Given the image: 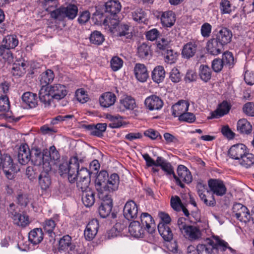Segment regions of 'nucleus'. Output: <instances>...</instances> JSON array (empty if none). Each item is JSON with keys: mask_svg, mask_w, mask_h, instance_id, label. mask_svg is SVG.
Segmentation results:
<instances>
[{"mask_svg": "<svg viewBox=\"0 0 254 254\" xmlns=\"http://www.w3.org/2000/svg\"><path fill=\"white\" fill-rule=\"evenodd\" d=\"M82 159L78 160L77 156L70 158L69 163H64L59 166L61 175H67L68 179L71 183L76 182V186L81 191L88 189L91 181V172L86 168L81 167L79 169Z\"/></svg>", "mask_w": 254, "mask_h": 254, "instance_id": "nucleus-1", "label": "nucleus"}, {"mask_svg": "<svg viewBox=\"0 0 254 254\" xmlns=\"http://www.w3.org/2000/svg\"><path fill=\"white\" fill-rule=\"evenodd\" d=\"M120 184V178L116 173L110 176L106 171H101L95 181V188L98 192V198L111 196L114 192L118 190Z\"/></svg>", "mask_w": 254, "mask_h": 254, "instance_id": "nucleus-2", "label": "nucleus"}, {"mask_svg": "<svg viewBox=\"0 0 254 254\" xmlns=\"http://www.w3.org/2000/svg\"><path fill=\"white\" fill-rule=\"evenodd\" d=\"M78 8L74 4H68L66 6H62L52 11L51 17L60 21H63L66 18L73 20L77 16Z\"/></svg>", "mask_w": 254, "mask_h": 254, "instance_id": "nucleus-3", "label": "nucleus"}, {"mask_svg": "<svg viewBox=\"0 0 254 254\" xmlns=\"http://www.w3.org/2000/svg\"><path fill=\"white\" fill-rule=\"evenodd\" d=\"M207 244L211 247V252L207 248V254H217L218 251L225 252L228 250L230 254H237L236 250L229 246L228 243L225 241L220 239L215 235H212L211 238H207Z\"/></svg>", "mask_w": 254, "mask_h": 254, "instance_id": "nucleus-4", "label": "nucleus"}, {"mask_svg": "<svg viewBox=\"0 0 254 254\" xmlns=\"http://www.w3.org/2000/svg\"><path fill=\"white\" fill-rule=\"evenodd\" d=\"M210 192L218 196H223L227 193L225 183L219 179H210L207 182Z\"/></svg>", "mask_w": 254, "mask_h": 254, "instance_id": "nucleus-5", "label": "nucleus"}, {"mask_svg": "<svg viewBox=\"0 0 254 254\" xmlns=\"http://www.w3.org/2000/svg\"><path fill=\"white\" fill-rule=\"evenodd\" d=\"M233 213L241 222L247 223L251 220V216L248 208L240 203H235L232 208Z\"/></svg>", "mask_w": 254, "mask_h": 254, "instance_id": "nucleus-6", "label": "nucleus"}, {"mask_svg": "<svg viewBox=\"0 0 254 254\" xmlns=\"http://www.w3.org/2000/svg\"><path fill=\"white\" fill-rule=\"evenodd\" d=\"M232 108V105L229 101L224 100L218 104L217 109L211 113L210 117L207 119H219L227 115Z\"/></svg>", "mask_w": 254, "mask_h": 254, "instance_id": "nucleus-7", "label": "nucleus"}, {"mask_svg": "<svg viewBox=\"0 0 254 254\" xmlns=\"http://www.w3.org/2000/svg\"><path fill=\"white\" fill-rule=\"evenodd\" d=\"M101 200L100 205L98 208L100 216L102 218H106L111 213L113 207V200L112 197L108 196L104 198H99Z\"/></svg>", "mask_w": 254, "mask_h": 254, "instance_id": "nucleus-8", "label": "nucleus"}, {"mask_svg": "<svg viewBox=\"0 0 254 254\" xmlns=\"http://www.w3.org/2000/svg\"><path fill=\"white\" fill-rule=\"evenodd\" d=\"M138 208L137 204L133 200H129L126 202L123 210L124 217L128 220H131L137 218Z\"/></svg>", "mask_w": 254, "mask_h": 254, "instance_id": "nucleus-9", "label": "nucleus"}, {"mask_svg": "<svg viewBox=\"0 0 254 254\" xmlns=\"http://www.w3.org/2000/svg\"><path fill=\"white\" fill-rule=\"evenodd\" d=\"M182 234L186 239L191 241L198 240L202 236V232L199 228L192 225H188L182 231Z\"/></svg>", "mask_w": 254, "mask_h": 254, "instance_id": "nucleus-10", "label": "nucleus"}, {"mask_svg": "<svg viewBox=\"0 0 254 254\" xmlns=\"http://www.w3.org/2000/svg\"><path fill=\"white\" fill-rule=\"evenodd\" d=\"M31 161L34 165L40 166L43 164V168H45V150L42 152L40 148L33 147L31 149Z\"/></svg>", "mask_w": 254, "mask_h": 254, "instance_id": "nucleus-11", "label": "nucleus"}, {"mask_svg": "<svg viewBox=\"0 0 254 254\" xmlns=\"http://www.w3.org/2000/svg\"><path fill=\"white\" fill-rule=\"evenodd\" d=\"M247 151V146L244 144H236L230 147L228 154L230 158L239 161Z\"/></svg>", "mask_w": 254, "mask_h": 254, "instance_id": "nucleus-12", "label": "nucleus"}, {"mask_svg": "<svg viewBox=\"0 0 254 254\" xmlns=\"http://www.w3.org/2000/svg\"><path fill=\"white\" fill-rule=\"evenodd\" d=\"M99 227L97 219H92L87 225L84 235L86 240H92L97 234Z\"/></svg>", "mask_w": 254, "mask_h": 254, "instance_id": "nucleus-13", "label": "nucleus"}, {"mask_svg": "<svg viewBox=\"0 0 254 254\" xmlns=\"http://www.w3.org/2000/svg\"><path fill=\"white\" fill-rule=\"evenodd\" d=\"M117 25V36L121 38L123 41L131 39L132 38V33L129 26L126 24L116 22L114 26Z\"/></svg>", "mask_w": 254, "mask_h": 254, "instance_id": "nucleus-14", "label": "nucleus"}, {"mask_svg": "<svg viewBox=\"0 0 254 254\" xmlns=\"http://www.w3.org/2000/svg\"><path fill=\"white\" fill-rule=\"evenodd\" d=\"M141 225L149 234H152L155 231V224L152 216L148 213H142L140 216Z\"/></svg>", "mask_w": 254, "mask_h": 254, "instance_id": "nucleus-15", "label": "nucleus"}, {"mask_svg": "<svg viewBox=\"0 0 254 254\" xmlns=\"http://www.w3.org/2000/svg\"><path fill=\"white\" fill-rule=\"evenodd\" d=\"M49 90L54 99L57 100L63 99L67 94L66 87L61 84L51 85Z\"/></svg>", "mask_w": 254, "mask_h": 254, "instance_id": "nucleus-16", "label": "nucleus"}, {"mask_svg": "<svg viewBox=\"0 0 254 254\" xmlns=\"http://www.w3.org/2000/svg\"><path fill=\"white\" fill-rule=\"evenodd\" d=\"M144 104L150 111L158 110L163 107V102L159 97L152 95L146 98Z\"/></svg>", "mask_w": 254, "mask_h": 254, "instance_id": "nucleus-17", "label": "nucleus"}, {"mask_svg": "<svg viewBox=\"0 0 254 254\" xmlns=\"http://www.w3.org/2000/svg\"><path fill=\"white\" fill-rule=\"evenodd\" d=\"M31 150L26 144L20 146L17 154V159L19 163L24 165L31 160Z\"/></svg>", "mask_w": 254, "mask_h": 254, "instance_id": "nucleus-18", "label": "nucleus"}, {"mask_svg": "<svg viewBox=\"0 0 254 254\" xmlns=\"http://www.w3.org/2000/svg\"><path fill=\"white\" fill-rule=\"evenodd\" d=\"M45 151V168H47V170H51V165L50 164V161L51 160H58L60 158V155L57 150L55 146H52L49 148V150H46Z\"/></svg>", "mask_w": 254, "mask_h": 254, "instance_id": "nucleus-19", "label": "nucleus"}, {"mask_svg": "<svg viewBox=\"0 0 254 254\" xmlns=\"http://www.w3.org/2000/svg\"><path fill=\"white\" fill-rule=\"evenodd\" d=\"M116 100V95L112 92L103 93L99 99L100 104L103 108H108L113 106Z\"/></svg>", "mask_w": 254, "mask_h": 254, "instance_id": "nucleus-20", "label": "nucleus"}, {"mask_svg": "<svg viewBox=\"0 0 254 254\" xmlns=\"http://www.w3.org/2000/svg\"><path fill=\"white\" fill-rule=\"evenodd\" d=\"M145 229L138 221H133L128 227V231L133 237L142 238L144 236Z\"/></svg>", "mask_w": 254, "mask_h": 254, "instance_id": "nucleus-21", "label": "nucleus"}, {"mask_svg": "<svg viewBox=\"0 0 254 254\" xmlns=\"http://www.w3.org/2000/svg\"><path fill=\"white\" fill-rule=\"evenodd\" d=\"M190 104L188 101L182 100L174 105L172 107V115L175 117H178L186 113L189 109Z\"/></svg>", "mask_w": 254, "mask_h": 254, "instance_id": "nucleus-22", "label": "nucleus"}, {"mask_svg": "<svg viewBox=\"0 0 254 254\" xmlns=\"http://www.w3.org/2000/svg\"><path fill=\"white\" fill-rule=\"evenodd\" d=\"M161 22L164 27H171L175 24L176 16L172 11L161 12Z\"/></svg>", "mask_w": 254, "mask_h": 254, "instance_id": "nucleus-23", "label": "nucleus"}, {"mask_svg": "<svg viewBox=\"0 0 254 254\" xmlns=\"http://www.w3.org/2000/svg\"><path fill=\"white\" fill-rule=\"evenodd\" d=\"M223 45L217 39H212L207 42V53L212 56H217L222 53Z\"/></svg>", "mask_w": 254, "mask_h": 254, "instance_id": "nucleus-24", "label": "nucleus"}, {"mask_svg": "<svg viewBox=\"0 0 254 254\" xmlns=\"http://www.w3.org/2000/svg\"><path fill=\"white\" fill-rule=\"evenodd\" d=\"M22 102L30 108H35L38 105L37 94L31 92L23 93L21 97Z\"/></svg>", "mask_w": 254, "mask_h": 254, "instance_id": "nucleus-25", "label": "nucleus"}, {"mask_svg": "<svg viewBox=\"0 0 254 254\" xmlns=\"http://www.w3.org/2000/svg\"><path fill=\"white\" fill-rule=\"evenodd\" d=\"M134 72L136 79L142 82L146 81L148 77V73L144 64H136L134 68Z\"/></svg>", "mask_w": 254, "mask_h": 254, "instance_id": "nucleus-26", "label": "nucleus"}, {"mask_svg": "<svg viewBox=\"0 0 254 254\" xmlns=\"http://www.w3.org/2000/svg\"><path fill=\"white\" fill-rule=\"evenodd\" d=\"M178 178L183 182L189 184L192 182V177L190 172L184 165H180L177 168Z\"/></svg>", "mask_w": 254, "mask_h": 254, "instance_id": "nucleus-27", "label": "nucleus"}, {"mask_svg": "<svg viewBox=\"0 0 254 254\" xmlns=\"http://www.w3.org/2000/svg\"><path fill=\"white\" fill-rule=\"evenodd\" d=\"M59 251H72L75 248L74 244L71 242V237L68 235L64 236L59 242Z\"/></svg>", "mask_w": 254, "mask_h": 254, "instance_id": "nucleus-28", "label": "nucleus"}, {"mask_svg": "<svg viewBox=\"0 0 254 254\" xmlns=\"http://www.w3.org/2000/svg\"><path fill=\"white\" fill-rule=\"evenodd\" d=\"M105 7L106 12L116 17V14L120 11L122 6L118 0H109L105 3Z\"/></svg>", "mask_w": 254, "mask_h": 254, "instance_id": "nucleus-29", "label": "nucleus"}, {"mask_svg": "<svg viewBox=\"0 0 254 254\" xmlns=\"http://www.w3.org/2000/svg\"><path fill=\"white\" fill-rule=\"evenodd\" d=\"M136 107L134 98L130 96H126L120 100V109L124 111L125 110H132Z\"/></svg>", "mask_w": 254, "mask_h": 254, "instance_id": "nucleus-30", "label": "nucleus"}, {"mask_svg": "<svg viewBox=\"0 0 254 254\" xmlns=\"http://www.w3.org/2000/svg\"><path fill=\"white\" fill-rule=\"evenodd\" d=\"M43 235L41 228H35L29 233L28 239L33 245H36L42 242Z\"/></svg>", "mask_w": 254, "mask_h": 254, "instance_id": "nucleus-31", "label": "nucleus"}, {"mask_svg": "<svg viewBox=\"0 0 254 254\" xmlns=\"http://www.w3.org/2000/svg\"><path fill=\"white\" fill-rule=\"evenodd\" d=\"M39 97L40 101L45 107L50 106L54 99L53 96L51 95L49 90H47L46 87L41 88L39 92Z\"/></svg>", "mask_w": 254, "mask_h": 254, "instance_id": "nucleus-32", "label": "nucleus"}, {"mask_svg": "<svg viewBox=\"0 0 254 254\" xmlns=\"http://www.w3.org/2000/svg\"><path fill=\"white\" fill-rule=\"evenodd\" d=\"M197 50V45L194 42H189L185 44L182 52V57L189 59L193 57Z\"/></svg>", "mask_w": 254, "mask_h": 254, "instance_id": "nucleus-33", "label": "nucleus"}, {"mask_svg": "<svg viewBox=\"0 0 254 254\" xmlns=\"http://www.w3.org/2000/svg\"><path fill=\"white\" fill-rule=\"evenodd\" d=\"M159 234L164 240L169 242L173 239V233L170 228L164 223H159L158 225Z\"/></svg>", "mask_w": 254, "mask_h": 254, "instance_id": "nucleus-34", "label": "nucleus"}, {"mask_svg": "<svg viewBox=\"0 0 254 254\" xmlns=\"http://www.w3.org/2000/svg\"><path fill=\"white\" fill-rule=\"evenodd\" d=\"M45 171L42 172L38 176L39 184L42 190H47L51 184V180L48 173L49 170L44 168Z\"/></svg>", "mask_w": 254, "mask_h": 254, "instance_id": "nucleus-35", "label": "nucleus"}, {"mask_svg": "<svg viewBox=\"0 0 254 254\" xmlns=\"http://www.w3.org/2000/svg\"><path fill=\"white\" fill-rule=\"evenodd\" d=\"M82 201L86 207L92 206L95 202L94 192L89 187L85 190L81 191Z\"/></svg>", "mask_w": 254, "mask_h": 254, "instance_id": "nucleus-36", "label": "nucleus"}, {"mask_svg": "<svg viewBox=\"0 0 254 254\" xmlns=\"http://www.w3.org/2000/svg\"><path fill=\"white\" fill-rule=\"evenodd\" d=\"M27 64L24 60H19L12 65V72L14 75L21 76L25 73Z\"/></svg>", "mask_w": 254, "mask_h": 254, "instance_id": "nucleus-37", "label": "nucleus"}, {"mask_svg": "<svg viewBox=\"0 0 254 254\" xmlns=\"http://www.w3.org/2000/svg\"><path fill=\"white\" fill-rule=\"evenodd\" d=\"M152 79L154 82L159 83L162 82L165 76V71L161 65L156 66L152 72Z\"/></svg>", "mask_w": 254, "mask_h": 254, "instance_id": "nucleus-38", "label": "nucleus"}, {"mask_svg": "<svg viewBox=\"0 0 254 254\" xmlns=\"http://www.w3.org/2000/svg\"><path fill=\"white\" fill-rule=\"evenodd\" d=\"M232 37V31L227 28H223L220 30L217 38L219 42L224 45L231 42Z\"/></svg>", "mask_w": 254, "mask_h": 254, "instance_id": "nucleus-39", "label": "nucleus"}, {"mask_svg": "<svg viewBox=\"0 0 254 254\" xmlns=\"http://www.w3.org/2000/svg\"><path fill=\"white\" fill-rule=\"evenodd\" d=\"M239 163L246 169L252 168L254 166V154L249 153L247 151V153L239 161Z\"/></svg>", "mask_w": 254, "mask_h": 254, "instance_id": "nucleus-40", "label": "nucleus"}, {"mask_svg": "<svg viewBox=\"0 0 254 254\" xmlns=\"http://www.w3.org/2000/svg\"><path fill=\"white\" fill-rule=\"evenodd\" d=\"M1 47L7 49L15 48L18 44V40L15 35H7L5 37Z\"/></svg>", "mask_w": 254, "mask_h": 254, "instance_id": "nucleus-41", "label": "nucleus"}, {"mask_svg": "<svg viewBox=\"0 0 254 254\" xmlns=\"http://www.w3.org/2000/svg\"><path fill=\"white\" fill-rule=\"evenodd\" d=\"M196 188L199 197L204 203L206 204V195L205 194L206 187L205 181L201 179H198L196 181Z\"/></svg>", "mask_w": 254, "mask_h": 254, "instance_id": "nucleus-42", "label": "nucleus"}, {"mask_svg": "<svg viewBox=\"0 0 254 254\" xmlns=\"http://www.w3.org/2000/svg\"><path fill=\"white\" fill-rule=\"evenodd\" d=\"M237 129L243 134H249L252 131V126L245 119L239 120L237 123Z\"/></svg>", "mask_w": 254, "mask_h": 254, "instance_id": "nucleus-43", "label": "nucleus"}, {"mask_svg": "<svg viewBox=\"0 0 254 254\" xmlns=\"http://www.w3.org/2000/svg\"><path fill=\"white\" fill-rule=\"evenodd\" d=\"M137 54L141 59H148L151 54V46L145 43H143L138 47Z\"/></svg>", "mask_w": 254, "mask_h": 254, "instance_id": "nucleus-44", "label": "nucleus"}, {"mask_svg": "<svg viewBox=\"0 0 254 254\" xmlns=\"http://www.w3.org/2000/svg\"><path fill=\"white\" fill-rule=\"evenodd\" d=\"M55 78L54 73L51 69H47L40 75V81L42 87L53 82Z\"/></svg>", "mask_w": 254, "mask_h": 254, "instance_id": "nucleus-45", "label": "nucleus"}, {"mask_svg": "<svg viewBox=\"0 0 254 254\" xmlns=\"http://www.w3.org/2000/svg\"><path fill=\"white\" fill-rule=\"evenodd\" d=\"M56 226V222L53 218L46 219L42 223L43 229L45 232L48 233L51 237L55 235L54 230Z\"/></svg>", "mask_w": 254, "mask_h": 254, "instance_id": "nucleus-46", "label": "nucleus"}, {"mask_svg": "<svg viewBox=\"0 0 254 254\" xmlns=\"http://www.w3.org/2000/svg\"><path fill=\"white\" fill-rule=\"evenodd\" d=\"M221 59L224 66L229 68H232L236 63L233 54L229 51H226L223 54Z\"/></svg>", "mask_w": 254, "mask_h": 254, "instance_id": "nucleus-47", "label": "nucleus"}, {"mask_svg": "<svg viewBox=\"0 0 254 254\" xmlns=\"http://www.w3.org/2000/svg\"><path fill=\"white\" fill-rule=\"evenodd\" d=\"M12 220L15 224L22 227L27 226L30 223L28 216L19 213Z\"/></svg>", "mask_w": 254, "mask_h": 254, "instance_id": "nucleus-48", "label": "nucleus"}, {"mask_svg": "<svg viewBox=\"0 0 254 254\" xmlns=\"http://www.w3.org/2000/svg\"><path fill=\"white\" fill-rule=\"evenodd\" d=\"M38 166H28L26 169L25 174L27 177L31 181L36 180L39 176V170Z\"/></svg>", "mask_w": 254, "mask_h": 254, "instance_id": "nucleus-49", "label": "nucleus"}, {"mask_svg": "<svg viewBox=\"0 0 254 254\" xmlns=\"http://www.w3.org/2000/svg\"><path fill=\"white\" fill-rule=\"evenodd\" d=\"M106 118L111 122L109 124V127L112 128H118L122 126V117L120 116H114L110 114H107Z\"/></svg>", "mask_w": 254, "mask_h": 254, "instance_id": "nucleus-50", "label": "nucleus"}, {"mask_svg": "<svg viewBox=\"0 0 254 254\" xmlns=\"http://www.w3.org/2000/svg\"><path fill=\"white\" fill-rule=\"evenodd\" d=\"M89 39L91 43L96 45H101L105 40L103 34L98 31L93 32L91 34Z\"/></svg>", "mask_w": 254, "mask_h": 254, "instance_id": "nucleus-51", "label": "nucleus"}, {"mask_svg": "<svg viewBox=\"0 0 254 254\" xmlns=\"http://www.w3.org/2000/svg\"><path fill=\"white\" fill-rule=\"evenodd\" d=\"M146 13L141 8H137L132 12L133 19L138 22H142L145 20Z\"/></svg>", "mask_w": 254, "mask_h": 254, "instance_id": "nucleus-52", "label": "nucleus"}, {"mask_svg": "<svg viewBox=\"0 0 254 254\" xmlns=\"http://www.w3.org/2000/svg\"><path fill=\"white\" fill-rule=\"evenodd\" d=\"M178 57L177 52H175L172 50H167L165 55V61L166 63L172 64L174 63Z\"/></svg>", "mask_w": 254, "mask_h": 254, "instance_id": "nucleus-53", "label": "nucleus"}, {"mask_svg": "<svg viewBox=\"0 0 254 254\" xmlns=\"http://www.w3.org/2000/svg\"><path fill=\"white\" fill-rule=\"evenodd\" d=\"M29 201L28 195L26 193L19 192L16 196V202L21 206L25 207Z\"/></svg>", "mask_w": 254, "mask_h": 254, "instance_id": "nucleus-54", "label": "nucleus"}, {"mask_svg": "<svg viewBox=\"0 0 254 254\" xmlns=\"http://www.w3.org/2000/svg\"><path fill=\"white\" fill-rule=\"evenodd\" d=\"M110 64L112 70L116 71L122 67L123 61L118 57H114L111 59Z\"/></svg>", "mask_w": 254, "mask_h": 254, "instance_id": "nucleus-55", "label": "nucleus"}, {"mask_svg": "<svg viewBox=\"0 0 254 254\" xmlns=\"http://www.w3.org/2000/svg\"><path fill=\"white\" fill-rule=\"evenodd\" d=\"M95 131L93 132V135L101 137L103 136V133L105 132L107 128L106 123H98L94 125Z\"/></svg>", "mask_w": 254, "mask_h": 254, "instance_id": "nucleus-56", "label": "nucleus"}, {"mask_svg": "<svg viewBox=\"0 0 254 254\" xmlns=\"http://www.w3.org/2000/svg\"><path fill=\"white\" fill-rule=\"evenodd\" d=\"M224 66V63L221 59L215 58L212 61L211 67L216 72L221 71Z\"/></svg>", "mask_w": 254, "mask_h": 254, "instance_id": "nucleus-57", "label": "nucleus"}, {"mask_svg": "<svg viewBox=\"0 0 254 254\" xmlns=\"http://www.w3.org/2000/svg\"><path fill=\"white\" fill-rule=\"evenodd\" d=\"M10 108V104L8 98L6 95L0 97V111H7Z\"/></svg>", "mask_w": 254, "mask_h": 254, "instance_id": "nucleus-58", "label": "nucleus"}, {"mask_svg": "<svg viewBox=\"0 0 254 254\" xmlns=\"http://www.w3.org/2000/svg\"><path fill=\"white\" fill-rule=\"evenodd\" d=\"M182 76L177 68H173L170 73L169 78L174 83H178L181 80Z\"/></svg>", "mask_w": 254, "mask_h": 254, "instance_id": "nucleus-59", "label": "nucleus"}, {"mask_svg": "<svg viewBox=\"0 0 254 254\" xmlns=\"http://www.w3.org/2000/svg\"><path fill=\"white\" fill-rule=\"evenodd\" d=\"M159 35L160 32L156 28L152 29L145 32L146 39L151 41L156 40Z\"/></svg>", "mask_w": 254, "mask_h": 254, "instance_id": "nucleus-60", "label": "nucleus"}, {"mask_svg": "<svg viewBox=\"0 0 254 254\" xmlns=\"http://www.w3.org/2000/svg\"><path fill=\"white\" fill-rule=\"evenodd\" d=\"M171 207L176 211H180L183 205L181 200L178 196H172L171 198Z\"/></svg>", "mask_w": 254, "mask_h": 254, "instance_id": "nucleus-61", "label": "nucleus"}, {"mask_svg": "<svg viewBox=\"0 0 254 254\" xmlns=\"http://www.w3.org/2000/svg\"><path fill=\"white\" fill-rule=\"evenodd\" d=\"M75 95L77 100L81 103H86L88 101V95L86 94L85 91L82 89L77 90Z\"/></svg>", "mask_w": 254, "mask_h": 254, "instance_id": "nucleus-62", "label": "nucleus"}, {"mask_svg": "<svg viewBox=\"0 0 254 254\" xmlns=\"http://www.w3.org/2000/svg\"><path fill=\"white\" fill-rule=\"evenodd\" d=\"M243 111L245 114L248 116H254V103L248 102L244 104Z\"/></svg>", "mask_w": 254, "mask_h": 254, "instance_id": "nucleus-63", "label": "nucleus"}, {"mask_svg": "<svg viewBox=\"0 0 254 254\" xmlns=\"http://www.w3.org/2000/svg\"><path fill=\"white\" fill-rule=\"evenodd\" d=\"M179 120L180 121L192 123L195 121V117L193 114L187 112L186 113L181 115L179 118Z\"/></svg>", "mask_w": 254, "mask_h": 254, "instance_id": "nucleus-64", "label": "nucleus"}]
</instances>
